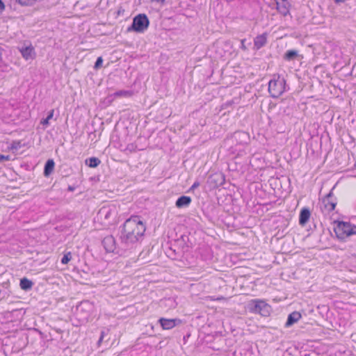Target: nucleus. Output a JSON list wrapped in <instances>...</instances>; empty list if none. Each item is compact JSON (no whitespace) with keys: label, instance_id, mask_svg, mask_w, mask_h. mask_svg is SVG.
Instances as JSON below:
<instances>
[{"label":"nucleus","instance_id":"2eb2a0df","mask_svg":"<svg viewBox=\"0 0 356 356\" xmlns=\"http://www.w3.org/2000/svg\"><path fill=\"white\" fill-rule=\"evenodd\" d=\"M20 52H21L23 58H25L26 60L33 59L35 56L34 48L31 45H29V46L25 47H22L20 49Z\"/></svg>","mask_w":356,"mask_h":356},{"label":"nucleus","instance_id":"6e6552de","mask_svg":"<svg viewBox=\"0 0 356 356\" xmlns=\"http://www.w3.org/2000/svg\"><path fill=\"white\" fill-rule=\"evenodd\" d=\"M249 140L248 134L245 131H236L230 139H228V142L234 143L236 142L238 145L243 146L248 143Z\"/></svg>","mask_w":356,"mask_h":356},{"label":"nucleus","instance_id":"0eeeda50","mask_svg":"<svg viewBox=\"0 0 356 356\" xmlns=\"http://www.w3.org/2000/svg\"><path fill=\"white\" fill-rule=\"evenodd\" d=\"M116 214V209L113 205L102 207L98 211V218L101 220H108Z\"/></svg>","mask_w":356,"mask_h":356},{"label":"nucleus","instance_id":"c756f323","mask_svg":"<svg viewBox=\"0 0 356 356\" xmlns=\"http://www.w3.org/2000/svg\"><path fill=\"white\" fill-rule=\"evenodd\" d=\"M200 186V183L198 181H195L193 183L192 186L191 187V190H194Z\"/></svg>","mask_w":356,"mask_h":356},{"label":"nucleus","instance_id":"4be33fe9","mask_svg":"<svg viewBox=\"0 0 356 356\" xmlns=\"http://www.w3.org/2000/svg\"><path fill=\"white\" fill-rule=\"evenodd\" d=\"M54 110H51L47 118L45 119H43L42 121H41V124H43V125H48L49 124V121L53 118L54 116Z\"/></svg>","mask_w":356,"mask_h":356},{"label":"nucleus","instance_id":"f03ea898","mask_svg":"<svg viewBox=\"0 0 356 356\" xmlns=\"http://www.w3.org/2000/svg\"><path fill=\"white\" fill-rule=\"evenodd\" d=\"M286 90V81L280 75L274 74L268 82V92L273 98H278Z\"/></svg>","mask_w":356,"mask_h":356},{"label":"nucleus","instance_id":"423d86ee","mask_svg":"<svg viewBox=\"0 0 356 356\" xmlns=\"http://www.w3.org/2000/svg\"><path fill=\"white\" fill-rule=\"evenodd\" d=\"M322 204V210L327 213H330L335 209L337 205V200L334 197L332 191L325 197L323 198Z\"/></svg>","mask_w":356,"mask_h":356},{"label":"nucleus","instance_id":"bb28decb","mask_svg":"<svg viewBox=\"0 0 356 356\" xmlns=\"http://www.w3.org/2000/svg\"><path fill=\"white\" fill-rule=\"evenodd\" d=\"M9 159H10V156L8 155L5 156V155L0 154V162L3 161H8Z\"/></svg>","mask_w":356,"mask_h":356},{"label":"nucleus","instance_id":"4468645a","mask_svg":"<svg viewBox=\"0 0 356 356\" xmlns=\"http://www.w3.org/2000/svg\"><path fill=\"white\" fill-rule=\"evenodd\" d=\"M267 42V34L263 33L257 35L254 40V48L258 50L265 46Z\"/></svg>","mask_w":356,"mask_h":356},{"label":"nucleus","instance_id":"dca6fc26","mask_svg":"<svg viewBox=\"0 0 356 356\" xmlns=\"http://www.w3.org/2000/svg\"><path fill=\"white\" fill-rule=\"evenodd\" d=\"M276 5L277 10L282 15L286 16L289 13V2L276 1Z\"/></svg>","mask_w":356,"mask_h":356},{"label":"nucleus","instance_id":"5701e85b","mask_svg":"<svg viewBox=\"0 0 356 356\" xmlns=\"http://www.w3.org/2000/svg\"><path fill=\"white\" fill-rule=\"evenodd\" d=\"M72 259V254L70 252H67L64 254L61 259V263L63 264H67Z\"/></svg>","mask_w":356,"mask_h":356},{"label":"nucleus","instance_id":"412c9836","mask_svg":"<svg viewBox=\"0 0 356 356\" xmlns=\"http://www.w3.org/2000/svg\"><path fill=\"white\" fill-rule=\"evenodd\" d=\"M101 163V161L97 157H90L88 160H86V164L90 168H96Z\"/></svg>","mask_w":356,"mask_h":356},{"label":"nucleus","instance_id":"393cba45","mask_svg":"<svg viewBox=\"0 0 356 356\" xmlns=\"http://www.w3.org/2000/svg\"><path fill=\"white\" fill-rule=\"evenodd\" d=\"M131 93L127 90H119L114 93L115 97L129 96Z\"/></svg>","mask_w":356,"mask_h":356},{"label":"nucleus","instance_id":"ddd939ff","mask_svg":"<svg viewBox=\"0 0 356 356\" xmlns=\"http://www.w3.org/2000/svg\"><path fill=\"white\" fill-rule=\"evenodd\" d=\"M311 213L308 208L304 207L303 209H302L299 216V224L302 226L305 225L306 223L308 222Z\"/></svg>","mask_w":356,"mask_h":356},{"label":"nucleus","instance_id":"9b49d317","mask_svg":"<svg viewBox=\"0 0 356 356\" xmlns=\"http://www.w3.org/2000/svg\"><path fill=\"white\" fill-rule=\"evenodd\" d=\"M159 322L163 329L170 330L179 324L181 323V320L178 318L168 319L161 318L159 319Z\"/></svg>","mask_w":356,"mask_h":356},{"label":"nucleus","instance_id":"7c9ffc66","mask_svg":"<svg viewBox=\"0 0 356 356\" xmlns=\"http://www.w3.org/2000/svg\"><path fill=\"white\" fill-rule=\"evenodd\" d=\"M5 9V5L2 0H0V13Z\"/></svg>","mask_w":356,"mask_h":356},{"label":"nucleus","instance_id":"9d476101","mask_svg":"<svg viewBox=\"0 0 356 356\" xmlns=\"http://www.w3.org/2000/svg\"><path fill=\"white\" fill-rule=\"evenodd\" d=\"M102 243L106 252H113L115 250V239L113 236L108 235L104 237Z\"/></svg>","mask_w":356,"mask_h":356},{"label":"nucleus","instance_id":"a878e982","mask_svg":"<svg viewBox=\"0 0 356 356\" xmlns=\"http://www.w3.org/2000/svg\"><path fill=\"white\" fill-rule=\"evenodd\" d=\"M102 63H103V59H102V57H98V58H97V60H96L95 63V66H94V67H95V69H98V68H99V67L102 65Z\"/></svg>","mask_w":356,"mask_h":356},{"label":"nucleus","instance_id":"f3484780","mask_svg":"<svg viewBox=\"0 0 356 356\" xmlns=\"http://www.w3.org/2000/svg\"><path fill=\"white\" fill-rule=\"evenodd\" d=\"M191 201L189 196L182 195L177 200L175 205L177 208L186 207L191 203Z\"/></svg>","mask_w":356,"mask_h":356},{"label":"nucleus","instance_id":"f8f14e48","mask_svg":"<svg viewBox=\"0 0 356 356\" xmlns=\"http://www.w3.org/2000/svg\"><path fill=\"white\" fill-rule=\"evenodd\" d=\"M302 317L301 314L299 312H293L291 313L287 318V321L285 323L286 327H289L294 323H297Z\"/></svg>","mask_w":356,"mask_h":356},{"label":"nucleus","instance_id":"f257e3e1","mask_svg":"<svg viewBox=\"0 0 356 356\" xmlns=\"http://www.w3.org/2000/svg\"><path fill=\"white\" fill-rule=\"evenodd\" d=\"M145 230V225L139 216L130 217L122 226L120 235L122 245L126 248H132L142 240Z\"/></svg>","mask_w":356,"mask_h":356},{"label":"nucleus","instance_id":"c9c22d12","mask_svg":"<svg viewBox=\"0 0 356 356\" xmlns=\"http://www.w3.org/2000/svg\"><path fill=\"white\" fill-rule=\"evenodd\" d=\"M337 2H343L344 0H335Z\"/></svg>","mask_w":356,"mask_h":356},{"label":"nucleus","instance_id":"473e14b6","mask_svg":"<svg viewBox=\"0 0 356 356\" xmlns=\"http://www.w3.org/2000/svg\"><path fill=\"white\" fill-rule=\"evenodd\" d=\"M67 189L69 191H74L75 188L72 186H69Z\"/></svg>","mask_w":356,"mask_h":356},{"label":"nucleus","instance_id":"a211bd4d","mask_svg":"<svg viewBox=\"0 0 356 356\" xmlns=\"http://www.w3.org/2000/svg\"><path fill=\"white\" fill-rule=\"evenodd\" d=\"M298 56V51L297 50L291 49L288 50L284 55V60L291 61L295 60Z\"/></svg>","mask_w":356,"mask_h":356},{"label":"nucleus","instance_id":"20e7f679","mask_svg":"<svg viewBox=\"0 0 356 356\" xmlns=\"http://www.w3.org/2000/svg\"><path fill=\"white\" fill-rule=\"evenodd\" d=\"M250 309L254 313H259L261 316H267L270 314V306L261 300H254L250 303Z\"/></svg>","mask_w":356,"mask_h":356},{"label":"nucleus","instance_id":"cd10ccee","mask_svg":"<svg viewBox=\"0 0 356 356\" xmlns=\"http://www.w3.org/2000/svg\"><path fill=\"white\" fill-rule=\"evenodd\" d=\"M245 39H242L241 40V48L243 50V51H246L247 50V47L245 44Z\"/></svg>","mask_w":356,"mask_h":356},{"label":"nucleus","instance_id":"e433bc0d","mask_svg":"<svg viewBox=\"0 0 356 356\" xmlns=\"http://www.w3.org/2000/svg\"><path fill=\"white\" fill-rule=\"evenodd\" d=\"M158 1L163 2L165 0H157Z\"/></svg>","mask_w":356,"mask_h":356},{"label":"nucleus","instance_id":"7ed1b4c3","mask_svg":"<svg viewBox=\"0 0 356 356\" xmlns=\"http://www.w3.org/2000/svg\"><path fill=\"white\" fill-rule=\"evenodd\" d=\"M149 24V22L146 15L139 14L134 18L132 24L128 27L127 31H134L142 33L147 29Z\"/></svg>","mask_w":356,"mask_h":356},{"label":"nucleus","instance_id":"1a4fd4ad","mask_svg":"<svg viewBox=\"0 0 356 356\" xmlns=\"http://www.w3.org/2000/svg\"><path fill=\"white\" fill-rule=\"evenodd\" d=\"M76 309L78 312L83 313V318L88 319L90 314L93 310V305L88 300L83 301L79 304Z\"/></svg>","mask_w":356,"mask_h":356},{"label":"nucleus","instance_id":"b1692460","mask_svg":"<svg viewBox=\"0 0 356 356\" xmlns=\"http://www.w3.org/2000/svg\"><path fill=\"white\" fill-rule=\"evenodd\" d=\"M22 6H31L36 0H17Z\"/></svg>","mask_w":356,"mask_h":356},{"label":"nucleus","instance_id":"6ab92c4d","mask_svg":"<svg viewBox=\"0 0 356 356\" xmlns=\"http://www.w3.org/2000/svg\"><path fill=\"white\" fill-rule=\"evenodd\" d=\"M54 165H55L54 161L52 159H49L46 162V163L44 165V175L45 176H48L51 173V172L54 170Z\"/></svg>","mask_w":356,"mask_h":356},{"label":"nucleus","instance_id":"72a5a7b5","mask_svg":"<svg viewBox=\"0 0 356 356\" xmlns=\"http://www.w3.org/2000/svg\"><path fill=\"white\" fill-rule=\"evenodd\" d=\"M103 341V339H102L101 337H99L98 341H97V345L99 346L100 343L102 342Z\"/></svg>","mask_w":356,"mask_h":356},{"label":"nucleus","instance_id":"f704fd0d","mask_svg":"<svg viewBox=\"0 0 356 356\" xmlns=\"http://www.w3.org/2000/svg\"><path fill=\"white\" fill-rule=\"evenodd\" d=\"M275 1L289 2L288 0H275Z\"/></svg>","mask_w":356,"mask_h":356},{"label":"nucleus","instance_id":"39448f33","mask_svg":"<svg viewBox=\"0 0 356 356\" xmlns=\"http://www.w3.org/2000/svg\"><path fill=\"white\" fill-rule=\"evenodd\" d=\"M335 232L340 238L349 236L356 234V227H353L349 222H339L335 228Z\"/></svg>","mask_w":356,"mask_h":356},{"label":"nucleus","instance_id":"c85d7f7f","mask_svg":"<svg viewBox=\"0 0 356 356\" xmlns=\"http://www.w3.org/2000/svg\"><path fill=\"white\" fill-rule=\"evenodd\" d=\"M19 144H20V142H19V141L18 142L14 141L13 143V144H12V149H17L18 147H20Z\"/></svg>","mask_w":356,"mask_h":356},{"label":"nucleus","instance_id":"aec40b11","mask_svg":"<svg viewBox=\"0 0 356 356\" xmlns=\"http://www.w3.org/2000/svg\"><path fill=\"white\" fill-rule=\"evenodd\" d=\"M19 286L22 289L28 291L32 288L33 282L29 279L24 277L20 280Z\"/></svg>","mask_w":356,"mask_h":356},{"label":"nucleus","instance_id":"2f4dec72","mask_svg":"<svg viewBox=\"0 0 356 356\" xmlns=\"http://www.w3.org/2000/svg\"><path fill=\"white\" fill-rule=\"evenodd\" d=\"M106 334V331L102 330V331L101 332L100 337H101L102 339H104V336H105Z\"/></svg>","mask_w":356,"mask_h":356}]
</instances>
